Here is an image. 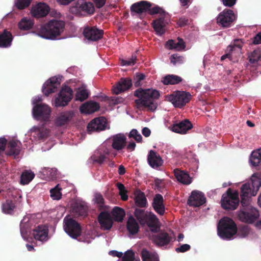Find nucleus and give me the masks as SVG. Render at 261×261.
<instances>
[{"instance_id": "412c9836", "label": "nucleus", "mask_w": 261, "mask_h": 261, "mask_svg": "<svg viewBox=\"0 0 261 261\" xmlns=\"http://www.w3.org/2000/svg\"><path fill=\"white\" fill-rule=\"evenodd\" d=\"M50 8L44 3H39L33 6L31 10L32 16L36 18L46 16L49 13Z\"/></svg>"}, {"instance_id": "680f3d73", "label": "nucleus", "mask_w": 261, "mask_h": 261, "mask_svg": "<svg viewBox=\"0 0 261 261\" xmlns=\"http://www.w3.org/2000/svg\"><path fill=\"white\" fill-rule=\"evenodd\" d=\"M250 197L249 196H241V204L243 208H249V207H252L250 205Z\"/></svg>"}, {"instance_id": "49530a36", "label": "nucleus", "mask_w": 261, "mask_h": 261, "mask_svg": "<svg viewBox=\"0 0 261 261\" xmlns=\"http://www.w3.org/2000/svg\"><path fill=\"white\" fill-rule=\"evenodd\" d=\"M260 58L261 50L259 48L254 50L249 56V61L251 63H256Z\"/></svg>"}, {"instance_id": "4be33fe9", "label": "nucleus", "mask_w": 261, "mask_h": 261, "mask_svg": "<svg viewBox=\"0 0 261 261\" xmlns=\"http://www.w3.org/2000/svg\"><path fill=\"white\" fill-rule=\"evenodd\" d=\"M193 127L191 122L188 119H184L178 123L173 124L170 126V129L172 132L181 134H185L187 132L191 129Z\"/></svg>"}, {"instance_id": "13d9d810", "label": "nucleus", "mask_w": 261, "mask_h": 261, "mask_svg": "<svg viewBox=\"0 0 261 261\" xmlns=\"http://www.w3.org/2000/svg\"><path fill=\"white\" fill-rule=\"evenodd\" d=\"M171 62L174 65L182 64L184 62V57L179 56L177 54H173L170 58Z\"/></svg>"}, {"instance_id": "c756f323", "label": "nucleus", "mask_w": 261, "mask_h": 261, "mask_svg": "<svg viewBox=\"0 0 261 261\" xmlns=\"http://www.w3.org/2000/svg\"><path fill=\"white\" fill-rule=\"evenodd\" d=\"M13 39L12 33L7 30L0 32V47H9L12 44Z\"/></svg>"}, {"instance_id": "ea45409f", "label": "nucleus", "mask_w": 261, "mask_h": 261, "mask_svg": "<svg viewBox=\"0 0 261 261\" xmlns=\"http://www.w3.org/2000/svg\"><path fill=\"white\" fill-rule=\"evenodd\" d=\"M249 161L252 166H258L261 162V149L253 151L250 155Z\"/></svg>"}, {"instance_id": "6e6552de", "label": "nucleus", "mask_w": 261, "mask_h": 261, "mask_svg": "<svg viewBox=\"0 0 261 261\" xmlns=\"http://www.w3.org/2000/svg\"><path fill=\"white\" fill-rule=\"evenodd\" d=\"M63 227L64 231L73 239H76L81 235L82 227L80 224L72 218L65 217Z\"/></svg>"}, {"instance_id": "473e14b6", "label": "nucleus", "mask_w": 261, "mask_h": 261, "mask_svg": "<svg viewBox=\"0 0 261 261\" xmlns=\"http://www.w3.org/2000/svg\"><path fill=\"white\" fill-rule=\"evenodd\" d=\"M99 108L100 106L98 102L89 101L82 105L80 111L82 113L91 114L98 111Z\"/></svg>"}, {"instance_id": "7c9ffc66", "label": "nucleus", "mask_w": 261, "mask_h": 261, "mask_svg": "<svg viewBox=\"0 0 261 261\" xmlns=\"http://www.w3.org/2000/svg\"><path fill=\"white\" fill-rule=\"evenodd\" d=\"M48 229L44 225H38L33 229V235L35 240L43 241L48 236Z\"/></svg>"}, {"instance_id": "2f4dec72", "label": "nucleus", "mask_w": 261, "mask_h": 261, "mask_svg": "<svg viewBox=\"0 0 261 261\" xmlns=\"http://www.w3.org/2000/svg\"><path fill=\"white\" fill-rule=\"evenodd\" d=\"M174 173L179 182L186 185H190L192 182V178L187 172L176 169L174 170Z\"/></svg>"}, {"instance_id": "5701e85b", "label": "nucleus", "mask_w": 261, "mask_h": 261, "mask_svg": "<svg viewBox=\"0 0 261 261\" xmlns=\"http://www.w3.org/2000/svg\"><path fill=\"white\" fill-rule=\"evenodd\" d=\"M132 86V81L130 78H121L120 81L113 87V92L115 94L126 91Z\"/></svg>"}, {"instance_id": "0eeeda50", "label": "nucleus", "mask_w": 261, "mask_h": 261, "mask_svg": "<svg viewBox=\"0 0 261 261\" xmlns=\"http://www.w3.org/2000/svg\"><path fill=\"white\" fill-rule=\"evenodd\" d=\"M191 99L190 93L185 91H176L166 96V100L171 102L175 108H178L185 106Z\"/></svg>"}, {"instance_id": "37998d69", "label": "nucleus", "mask_w": 261, "mask_h": 261, "mask_svg": "<svg viewBox=\"0 0 261 261\" xmlns=\"http://www.w3.org/2000/svg\"><path fill=\"white\" fill-rule=\"evenodd\" d=\"M35 177L34 173L31 171H23L20 177V183L22 185L28 184Z\"/></svg>"}, {"instance_id": "864d4df0", "label": "nucleus", "mask_w": 261, "mask_h": 261, "mask_svg": "<svg viewBox=\"0 0 261 261\" xmlns=\"http://www.w3.org/2000/svg\"><path fill=\"white\" fill-rule=\"evenodd\" d=\"M17 196H19V198L21 197L18 190L15 189L13 188H9L8 189V191L7 192V197L8 198H11L15 200Z\"/></svg>"}, {"instance_id": "bf43d9fd", "label": "nucleus", "mask_w": 261, "mask_h": 261, "mask_svg": "<svg viewBox=\"0 0 261 261\" xmlns=\"http://www.w3.org/2000/svg\"><path fill=\"white\" fill-rule=\"evenodd\" d=\"M91 159H92L94 163L102 164L107 159V157L103 154H100L99 155L94 154L91 156Z\"/></svg>"}, {"instance_id": "c9c22d12", "label": "nucleus", "mask_w": 261, "mask_h": 261, "mask_svg": "<svg viewBox=\"0 0 261 261\" xmlns=\"http://www.w3.org/2000/svg\"><path fill=\"white\" fill-rule=\"evenodd\" d=\"M182 79L176 75L168 74L163 78L162 82L164 85H175L182 82Z\"/></svg>"}, {"instance_id": "c03bdc74", "label": "nucleus", "mask_w": 261, "mask_h": 261, "mask_svg": "<svg viewBox=\"0 0 261 261\" xmlns=\"http://www.w3.org/2000/svg\"><path fill=\"white\" fill-rule=\"evenodd\" d=\"M34 21L27 18H22L18 23V27L21 30H28L32 28Z\"/></svg>"}, {"instance_id": "8fccbe9b", "label": "nucleus", "mask_w": 261, "mask_h": 261, "mask_svg": "<svg viewBox=\"0 0 261 261\" xmlns=\"http://www.w3.org/2000/svg\"><path fill=\"white\" fill-rule=\"evenodd\" d=\"M116 187L119 190V195L121 196V198L123 201H126L128 199V196L127 195V191L123 184L120 182H117L116 184Z\"/></svg>"}, {"instance_id": "c85d7f7f", "label": "nucleus", "mask_w": 261, "mask_h": 261, "mask_svg": "<svg viewBox=\"0 0 261 261\" xmlns=\"http://www.w3.org/2000/svg\"><path fill=\"white\" fill-rule=\"evenodd\" d=\"M149 165L153 168H158L163 165V161L160 155L155 151H149L147 156Z\"/></svg>"}, {"instance_id": "20e7f679", "label": "nucleus", "mask_w": 261, "mask_h": 261, "mask_svg": "<svg viewBox=\"0 0 261 261\" xmlns=\"http://www.w3.org/2000/svg\"><path fill=\"white\" fill-rule=\"evenodd\" d=\"M217 232L218 235L222 239H231L237 232V225L231 219L224 217L219 221Z\"/></svg>"}, {"instance_id": "338daca9", "label": "nucleus", "mask_w": 261, "mask_h": 261, "mask_svg": "<svg viewBox=\"0 0 261 261\" xmlns=\"http://www.w3.org/2000/svg\"><path fill=\"white\" fill-rule=\"evenodd\" d=\"M191 249V246L189 244H185L181 245L179 247L176 248L175 251L177 253L185 252Z\"/></svg>"}, {"instance_id": "a878e982", "label": "nucleus", "mask_w": 261, "mask_h": 261, "mask_svg": "<svg viewBox=\"0 0 261 261\" xmlns=\"http://www.w3.org/2000/svg\"><path fill=\"white\" fill-rule=\"evenodd\" d=\"M106 127V122L103 118H96L93 119L87 126L88 132H99L103 130Z\"/></svg>"}, {"instance_id": "a18cd8bd", "label": "nucleus", "mask_w": 261, "mask_h": 261, "mask_svg": "<svg viewBox=\"0 0 261 261\" xmlns=\"http://www.w3.org/2000/svg\"><path fill=\"white\" fill-rule=\"evenodd\" d=\"M88 96L89 93L87 90L80 89L76 93L75 100L83 101L88 97Z\"/></svg>"}, {"instance_id": "69168bd1", "label": "nucleus", "mask_w": 261, "mask_h": 261, "mask_svg": "<svg viewBox=\"0 0 261 261\" xmlns=\"http://www.w3.org/2000/svg\"><path fill=\"white\" fill-rule=\"evenodd\" d=\"M243 46V42L241 40L236 39L234 40L233 44L229 45L230 51H232L235 48H238L239 49H241Z\"/></svg>"}, {"instance_id": "bb28decb", "label": "nucleus", "mask_w": 261, "mask_h": 261, "mask_svg": "<svg viewBox=\"0 0 261 261\" xmlns=\"http://www.w3.org/2000/svg\"><path fill=\"white\" fill-rule=\"evenodd\" d=\"M164 198L160 194H156L153 197L152 206L155 212L161 216H163L165 212Z\"/></svg>"}, {"instance_id": "f8f14e48", "label": "nucleus", "mask_w": 261, "mask_h": 261, "mask_svg": "<svg viewBox=\"0 0 261 261\" xmlns=\"http://www.w3.org/2000/svg\"><path fill=\"white\" fill-rule=\"evenodd\" d=\"M259 214L258 210L250 207L249 208H242L239 213V219L244 222L251 224L256 221L259 217Z\"/></svg>"}, {"instance_id": "de8ad7c7", "label": "nucleus", "mask_w": 261, "mask_h": 261, "mask_svg": "<svg viewBox=\"0 0 261 261\" xmlns=\"http://www.w3.org/2000/svg\"><path fill=\"white\" fill-rule=\"evenodd\" d=\"M250 232L249 227L246 225L239 226L238 229H237V236L240 238H245L247 237Z\"/></svg>"}, {"instance_id": "f257e3e1", "label": "nucleus", "mask_w": 261, "mask_h": 261, "mask_svg": "<svg viewBox=\"0 0 261 261\" xmlns=\"http://www.w3.org/2000/svg\"><path fill=\"white\" fill-rule=\"evenodd\" d=\"M159 91L152 89L138 88L134 92V96L138 97L135 103L138 109H146L148 111H154L158 106L155 100L160 97Z\"/></svg>"}, {"instance_id": "39448f33", "label": "nucleus", "mask_w": 261, "mask_h": 261, "mask_svg": "<svg viewBox=\"0 0 261 261\" xmlns=\"http://www.w3.org/2000/svg\"><path fill=\"white\" fill-rule=\"evenodd\" d=\"M134 215L141 225L146 224L151 232H156L160 227L158 225L159 219L153 213H148L144 210L136 208Z\"/></svg>"}, {"instance_id": "6e6d98bb", "label": "nucleus", "mask_w": 261, "mask_h": 261, "mask_svg": "<svg viewBox=\"0 0 261 261\" xmlns=\"http://www.w3.org/2000/svg\"><path fill=\"white\" fill-rule=\"evenodd\" d=\"M129 138H134L137 142L140 143L142 140V137L138 131L136 129H133L128 135Z\"/></svg>"}, {"instance_id": "4d7b16f0", "label": "nucleus", "mask_w": 261, "mask_h": 261, "mask_svg": "<svg viewBox=\"0 0 261 261\" xmlns=\"http://www.w3.org/2000/svg\"><path fill=\"white\" fill-rule=\"evenodd\" d=\"M145 75L143 73H137L134 77V83L136 87L141 86V82L144 80Z\"/></svg>"}, {"instance_id": "393cba45", "label": "nucleus", "mask_w": 261, "mask_h": 261, "mask_svg": "<svg viewBox=\"0 0 261 261\" xmlns=\"http://www.w3.org/2000/svg\"><path fill=\"white\" fill-rule=\"evenodd\" d=\"M98 221L103 230H110L113 226V219L108 212H101L98 216Z\"/></svg>"}, {"instance_id": "3c124183", "label": "nucleus", "mask_w": 261, "mask_h": 261, "mask_svg": "<svg viewBox=\"0 0 261 261\" xmlns=\"http://www.w3.org/2000/svg\"><path fill=\"white\" fill-rule=\"evenodd\" d=\"M61 188L59 187V185H57L54 188L50 190V197L54 200H59L61 198L62 193L60 192Z\"/></svg>"}, {"instance_id": "a19ab883", "label": "nucleus", "mask_w": 261, "mask_h": 261, "mask_svg": "<svg viewBox=\"0 0 261 261\" xmlns=\"http://www.w3.org/2000/svg\"><path fill=\"white\" fill-rule=\"evenodd\" d=\"M135 201L136 205L140 207H145L147 204L145 194L141 191L136 196Z\"/></svg>"}, {"instance_id": "f704fd0d", "label": "nucleus", "mask_w": 261, "mask_h": 261, "mask_svg": "<svg viewBox=\"0 0 261 261\" xmlns=\"http://www.w3.org/2000/svg\"><path fill=\"white\" fill-rule=\"evenodd\" d=\"M32 220L27 216L23 217L20 223V230L23 238L27 236L28 232L31 230Z\"/></svg>"}, {"instance_id": "58836bf2", "label": "nucleus", "mask_w": 261, "mask_h": 261, "mask_svg": "<svg viewBox=\"0 0 261 261\" xmlns=\"http://www.w3.org/2000/svg\"><path fill=\"white\" fill-rule=\"evenodd\" d=\"M112 215L115 221L122 222L125 215V213L123 208L115 206L112 211Z\"/></svg>"}, {"instance_id": "1a4fd4ad", "label": "nucleus", "mask_w": 261, "mask_h": 261, "mask_svg": "<svg viewBox=\"0 0 261 261\" xmlns=\"http://www.w3.org/2000/svg\"><path fill=\"white\" fill-rule=\"evenodd\" d=\"M237 16L232 10L225 9L217 17L216 22L221 28H227L233 24Z\"/></svg>"}, {"instance_id": "9b49d317", "label": "nucleus", "mask_w": 261, "mask_h": 261, "mask_svg": "<svg viewBox=\"0 0 261 261\" xmlns=\"http://www.w3.org/2000/svg\"><path fill=\"white\" fill-rule=\"evenodd\" d=\"M72 96L73 91L72 89L68 86H63L58 97L55 99V106L60 107L67 106L72 99Z\"/></svg>"}, {"instance_id": "e433bc0d", "label": "nucleus", "mask_w": 261, "mask_h": 261, "mask_svg": "<svg viewBox=\"0 0 261 261\" xmlns=\"http://www.w3.org/2000/svg\"><path fill=\"white\" fill-rule=\"evenodd\" d=\"M127 229L132 234H136L139 231V226L133 216H130L127 220Z\"/></svg>"}, {"instance_id": "b1692460", "label": "nucleus", "mask_w": 261, "mask_h": 261, "mask_svg": "<svg viewBox=\"0 0 261 261\" xmlns=\"http://www.w3.org/2000/svg\"><path fill=\"white\" fill-rule=\"evenodd\" d=\"M112 147L117 150L120 151L126 146V137L123 134H118L111 138Z\"/></svg>"}, {"instance_id": "cd10ccee", "label": "nucleus", "mask_w": 261, "mask_h": 261, "mask_svg": "<svg viewBox=\"0 0 261 261\" xmlns=\"http://www.w3.org/2000/svg\"><path fill=\"white\" fill-rule=\"evenodd\" d=\"M21 143L16 140H10L7 144V151L6 154L8 156H14L15 158L18 155L21 150Z\"/></svg>"}, {"instance_id": "0e129e2a", "label": "nucleus", "mask_w": 261, "mask_h": 261, "mask_svg": "<svg viewBox=\"0 0 261 261\" xmlns=\"http://www.w3.org/2000/svg\"><path fill=\"white\" fill-rule=\"evenodd\" d=\"M190 20L185 16L180 17L177 21V25L180 27H183L189 24Z\"/></svg>"}, {"instance_id": "09e8293b", "label": "nucleus", "mask_w": 261, "mask_h": 261, "mask_svg": "<svg viewBox=\"0 0 261 261\" xmlns=\"http://www.w3.org/2000/svg\"><path fill=\"white\" fill-rule=\"evenodd\" d=\"M35 130V134L39 140L46 138L48 136L49 131L48 129L36 128Z\"/></svg>"}, {"instance_id": "f03ea898", "label": "nucleus", "mask_w": 261, "mask_h": 261, "mask_svg": "<svg viewBox=\"0 0 261 261\" xmlns=\"http://www.w3.org/2000/svg\"><path fill=\"white\" fill-rule=\"evenodd\" d=\"M65 23L63 21L53 19L41 26L38 35L47 39H55L64 31Z\"/></svg>"}, {"instance_id": "774afa93", "label": "nucleus", "mask_w": 261, "mask_h": 261, "mask_svg": "<svg viewBox=\"0 0 261 261\" xmlns=\"http://www.w3.org/2000/svg\"><path fill=\"white\" fill-rule=\"evenodd\" d=\"M175 49L177 50L184 49L186 46L184 41L181 39H178V42H175Z\"/></svg>"}, {"instance_id": "423d86ee", "label": "nucleus", "mask_w": 261, "mask_h": 261, "mask_svg": "<svg viewBox=\"0 0 261 261\" xmlns=\"http://www.w3.org/2000/svg\"><path fill=\"white\" fill-rule=\"evenodd\" d=\"M222 207L226 210H234L239 204V193L237 191H233L228 188L224 193L221 200Z\"/></svg>"}, {"instance_id": "aec40b11", "label": "nucleus", "mask_w": 261, "mask_h": 261, "mask_svg": "<svg viewBox=\"0 0 261 261\" xmlns=\"http://www.w3.org/2000/svg\"><path fill=\"white\" fill-rule=\"evenodd\" d=\"M158 14H160V17L153 20L152 25L156 34L158 35H162L165 33L166 31L165 27L167 24V22L165 19L166 12L164 11L163 13Z\"/></svg>"}, {"instance_id": "603ef678", "label": "nucleus", "mask_w": 261, "mask_h": 261, "mask_svg": "<svg viewBox=\"0 0 261 261\" xmlns=\"http://www.w3.org/2000/svg\"><path fill=\"white\" fill-rule=\"evenodd\" d=\"M32 0H16L15 7L19 10H23L28 8Z\"/></svg>"}, {"instance_id": "a211bd4d", "label": "nucleus", "mask_w": 261, "mask_h": 261, "mask_svg": "<svg viewBox=\"0 0 261 261\" xmlns=\"http://www.w3.org/2000/svg\"><path fill=\"white\" fill-rule=\"evenodd\" d=\"M152 240L157 246L162 247L168 245L172 242L173 238L165 231L161 230L156 234L152 236Z\"/></svg>"}, {"instance_id": "e2e57ef3", "label": "nucleus", "mask_w": 261, "mask_h": 261, "mask_svg": "<svg viewBox=\"0 0 261 261\" xmlns=\"http://www.w3.org/2000/svg\"><path fill=\"white\" fill-rule=\"evenodd\" d=\"M136 57L132 55V57L128 60L122 59L121 61V65L123 66L134 65L136 63Z\"/></svg>"}, {"instance_id": "72a5a7b5", "label": "nucleus", "mask_w": 261, "mask_h": 261, "mask_svg": "<svg viewBox=\"0 0 261 261\" xmlns=\"http://www.w3.org/2000/svg\"><path fill=\"white\" fill-rule=\"evenodd\" d=\"M72 212L77 216L85 217L87 215V206L81 203L75 202L71 205Z\"/></svg>"}, {"instance_id": "79ce46f5", "label": "nucleus", "mask_w": 261, "mask_h": 261, "mask_svg": "<svg viewBox=\"0 0 261 261\" xmlns=\"http://www.w3.org/2000/svg\"><path fill=\"white\" fill-rule=\"evenodd\" d=\"M141 256L143 261H159L156 254L150 253L145 249H142Z\"/></svg>"}, {"instance_id": "ddd939ff", "label": "nucleus", "mask_w": 261, "mask_h": 261, "mask_svg": "<svg viewBox=\"0 0 261 261\" xmlns=\"http://www.w3.org/2000/svg\"><path fill=\"white\" fill-rule=\"evenodd\" d=\"M50 109L45 104H37L33 109L34 118L38 120L47 121L50 115Z\"/></svg>"}, {"instance_id": "9d476101", "label": "nucleus", "mask_w": 261, "mask_h": 261, "mask_svg": "<svg viewBox=\"0 0 261 261\" xmlns=\"http://www.w3.org/2000/svg\"><path fill=\"white\" fill-rule=\"evenodd\" d=\"M260 186V179L253 174L251 178V184L246 182L242 185L241 188L240 196H254L256 195Z\"/></svg>"}, {"instance_id": "6ab92c4d", "label": "nucleus", "mask_w": 261, "mask_h": 261, "mask_svg": "<svg viewBox=\"0 0 261 261\" xmlns=\"http://www.w3.org/2000/svg\"><path fill=\"white\" fill-rule=\"evenodd\" d=\"M74 116L72 111H67L59 114L55 119V124L56 126L61 127L68 125Z\"/></svg>"}, {"instance_id": "f3484780", "label": "nucleus", "mask_w": 261, "mask_h": 261, "mask_svg": "<svg viewBox=\"0 0 261 261\" xmlns=\"http://www.w3.org/2000/svg\"><path fill=\"white\" fill-rule=\"evenodd\" d=\"M74 9H76V13L84 16L92 14L95 11L94 7L92 3L83 0L79 1L75 4Z\"/></svg>"}, {"instance_id": "7ed1b4c3", "label": "nucleus", "mask_w": 261, "mask_h": 261, "mask_svg": "<svg viewBox=\"0 0 261 261\" xmlns=\"http://www.w3.org/2000/svg\"><path fill=\"white\" fill-rule=\"evenodd\" d=\"M152 6V3L146 1L135 3L130 6L131 14L132 16L137 15L140 17L146 12L151 15L164 12V10L159 6L155 5L153 7Z\"/></svg>"}, {"instance_id": "2eb2a0df", "label": "nucleus", "mask_w": 261, "mask_h": 261, "mask_svg": "<svg viewBox=\"0 0 261 261\" xmlns=\"http://www.w3.org/2000/svg\"><path fill=\"white\" fill-rule=\"evenodd\" d=\"M206 202V198L204 194L199 191L194 190L191 192L187 203L189 206L193 207H199Z\"/></svg>"}, {"instance_id": "dca6fc26", "label": "nucleus", "mask_w": 261, "mask_h": 261, "mask_svg": "<svg viewBox=\"0 0 261 261\" xmlns=\"http://www.w3.org/2000/svg\"><path fill=\"white\" fill-rule=\"evenodd\" d=\"M60 79L56 76H53L47 80L42 87L44 94L48 96L55 92L60 85Z\"/></svg>"}, {"instance_id": "052dcab7", "label": "nucleus", "mask_w": 261, "mask_h": 261, "mask_svg": "<svg viewBox=\"0 0 261 261\" xmlns=\"http://www.w3.org/2000/svg\"><path fill=\"white\" fill-rule=\"evenodd\" d=\"M135 258V254L131 250H128L124 253L122 257L123 261H134Z\"/></svg>"}, {"instance_id": "4468645a", "label": "nucleus", "mask_w": 261, "mask_h": 261, "mask_svg": "<svg viewBox=\"0 0 261 261\" xmlns=\"http://www.w3.org/2000/svg\"><path fill=\"white\" fill-rule=\"evenodd\" d=\"M83 35L86 39L91 41H96L101 39L103 35L104 32L96 27L87 26L85 27Z\"/></svg>"}, {"instance_id": "4c0bfd02", "label": "nucleus", "mask_w": 261, "mask_h": 261, "mask_svg": "<svg viewBox=\"0 0 261 261\" xmlns=\"http://www.w3.org/2000/svg\"><path fill=\"white\" fill-rule=\"evenodd\" d=\"M16 205L12 199H7L6 202L2 204V211L6 214H13Z\"/></svg>"}, {"instance_id": "5fc2aeb1", "label": "nucleus", "mask_w": 261, "mask_h": 261, "mask_svg": "<svg viewBox=\"0 0 261 261\" xmlns=\"http://www.w3.org/2000/svg\"><path fill=\"white\" fill-rule=\"evenodd\" d=\"M94 201L99 205L100 209L104 208L105 200L100 193H97L94 194Z\"/></svg>"}]
</instances>
